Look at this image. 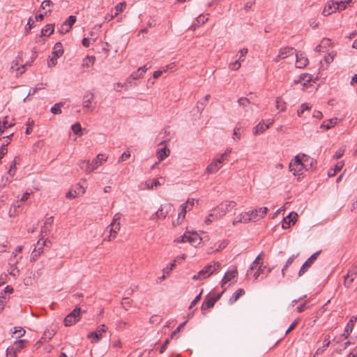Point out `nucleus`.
<instances>
[{"mask_svg":"<svg viewBox=\"0 0 357 357\" xmlns=\"http://www.w3.org/2000/svg\"><path fill=\"white\" fill-rule=\"evenodd\" d=\"M289 170L293 172L295 176L302 175L304 170L308 171V165L303 162L301 154L294 157V158L289 163Z\"/></svg>","mask_w":357,"mask_h":357,"instance_id":"f257e3e1","label":"nucleus"},{"mask_svg":"<svg viewBox=\"0 0 357 357\" xmlns=\"http://www.w3.org/2000/svg\"><path fill=\"white\" fill-rule=\"evenodd\" d=\"M227 211L228 208L225 207L223 204L218 206L216 208L213 209L212 212L206 217L205 223L209 225L214 220H218L223 217Z\"/></svg>","mask_w":357,"mask_h":357,"instance_id":"f03ea898","label":"nucleus"},{"mask_svg":"<svg viewBox=\"0 0 357 357\" xmlns=\"http://www.w3.org/2000/svg\"><path fill=\"white\" fill-rule=\"evenodd\" d=\"M237 275L238 271L236 267L230 266L222 280L221 287L224 289V290L227 289V284L229 282H231V280L235 279Z\"/></svg>","mask_w":357,"mask_h":357,"instance_id":"7ed1b4c3","label":"nucleus"},{"mask_svg":"<svg viewBox=\"0 0 357 357\" xmlns=\"http://www.w3.org/2000/svg\"><path fill=\"white\" fill-rule=\"evenodd\" d=\"M105 161H106V158L102 154H98L92 160L91 162L87 160V162H84L83 164L86 165L88 167H89V169H87L89 170V172H91L101 165Z\"/></svg>","mask_w":357,"mask_h":357,"instance_id":"20e7f679","label":"nucleus"},{"mask_svg":"<svg viewBox=\"0 0 357 357\" xmlns=\"http://www.w3.org/2000/svg\"><path fill=\"white\" fill-rule=\"evenodd\" d=\"M107 328L102 324L98 327L95 332H91L88 335V337L91 340V342H98L102 337V334L106 332Z\"/></svg>","mask_w":357,"mask_h":357,"instance_id":"39448f33","label":"nucleus"},{"mask_svg":"<svg viewBox=\"0 0 357 357\" xmlns=\"http://www.w3.org/2000/svg\"><path fill=\"white\" fill-rule=\"evenodd\" d=\"M357 276V265H355L350 269L347 274L344 277V285L349 288Z\"/></svg>","mask_w":357,"mask_h":357,"instance_id":"423d86ee","label":"nucleus"},{"mask_svg":"<svg viewBox=\"0 0 357 357\" xmlns=\"http://www.w3.org/2000/svg\"><path fill=\"white\" fill-rule=\"evenodd\" d=\"M320 253L321 250L314 252L304 262V264L302 265L299 270V276H301L307 271V268L311 266V265L317 259Z\"/></svg>","mask_w":357,"mask_h":357,"instance_id":"0eeeda50","label":"nucleus"},{"mask_svg":"<svg viewBox=\"0 0 357 357\" xmlns=\"http://www.w3.org/2000/svg\"><path fill=\"white\" fill-rule=\"evenodd\" d=\"M81 309L79 307H76L70 313H68V326L76 324L80 318Z\"/></svg>","mask_w":357,"mask_h":357,"instance_id":"6e6552de","label":"nucleus"},{"mask_svg":"<svg viewBox=\"0 0 357 357\" xmlns=\"http://www.w3.org/2000/svg\"><path fill=\"white\" fill-rule=\"evenodd\" d=\"M298 215L296 213L291 212L287 217L284 218L282 227L283 229H288L291 225H294L296 222Z\"/></svg>","mask_w":357,"mask_h":357,"instance_id":"1a4fd4ad","label":"nucleus"},{"mask_svg":"<svg viewBox=\"0 0 357 357\" xmlns=\"http://www.w3.org/2000/svg\"><path fill=\"white\" fill-rule=\"evenodd\" d=\"M26 342L27 341L26 340H20L18 341H15V345L13 347H8L6 349L7 357H9V352H13V355H15L17 352L20 351L25 347V344Z\"/></svg>","mask_w":357,"mask_h":357,"instance_id":"9d476101","label":"nucleus"},{"mask_svg":"<svg viewBox=\"0 0 357 357\" xmlns=\"http://www.w3.org/2000/svg\"><path fill=\"white\" fill-rule=\"evenodd\" d=\"M273 120L268 119L266 123L264 122H259L254 129V135H257L264 132L266 130L268 129L273 124Z\"/></svg>","mask_w":357,"mask_h":357,"instance_id":"9b49d317","label":"nucleus"},{"mask_svg":"<svg viewBox=\"0 0 357 357\" xmlns=\"http://www.w3.org/2000/svg\"><path fill=\"white\" fill-rule=\"evenodd\" d=\"M308 63V59L304 53H297L296 54V67L303 68Z\"/></svg>","mask_w":357,"mask_h":357,"instance_id":"f8f14e48","label":"nucleus"},{"mask_svg":"<svg viewBox=\"0 0 357 357\" xmlns=\"http://www.w3.org/2000/svg\"><path fill=\"white\" fill-rule=\"evenodd\" d=\"M210 98V95H206L203 99L198 101L197 106L193 109L192 112L194 114L197 113L201 114L202 111L204 110L205 106L206 105L207 102Z\"/></svg>","mask_w":357,"mask_h":357,"instance_id":"ddd939ff","label":"nucleus"},{"mask_svg":"<svg viewBox=\"0 0 357 357\" xmlns=\"http://www.w3.org/2000/svg\"><path fill=\"white\" fill-rule=\"evenodd\" d=\"M93 100V94L91 93H87L83 98V108L87 111H92L93 107H91V104Z\"/></svg>","mask_w":357,"mask_h":357,"instance_id":"4468645a","label":"nucleus"},{"mask_svg":"<svg viewBox=\"0 0 357 357\" xmlns=\"http://www.w3.org/2000/svg\"><path fill=\"white\" fill-rule=\"evenodd\" d=\"M53 220L54 218L52 216L49 217L45 220L44 225L41 228V235L43 238H44V236L50 231Z\"/></svg>","mask_w":357,"mask_h":357,"instance_id":"2eb2a0df","label":"nucleus"},{"mask_svg":"<svg viewBox=\"0 0 357 357\" xmlns=\"http://www.w3.org/2000/svg\"><path fill=\"white\" fill-rule=\"evenodd\" d=\"M13 133L3 137V142L1 146L0 147V162H1V158L7 153L6 146L10 143V137L13 136Z\"/></svg>","mask_w":357,"mask_h":357,"instance_id":"dca6fc26","label":"nucleus"},{"mask_svg":"<svg viewBox=\"0 0 357 357\" xmlns=\"http://www.w3.org/2000/svg\"><path fill=\"white\" fill-rule=\"evenodd\" d=\"M266 207H260L258 209H255L252 211H250L252 216H255V220L253 221H256L261 218H263L267 213Z\"/></svg>","mask_w":357,"mask_h":357,"instance_id":"f3484780","label":"nucleus"},{"mask_svg":"<svg viewBox=\"0 0 357 357\" xmlns=\"http://www.w3.org/2000/svg\"><path fill=\"white\" fill-rule=\"evenodd\" d=\"M222 165H220V162L219 160H213L206 167V171L208 174H214L217 172L220 168Z\"/></svg>","mask_w":357,"mask_h":357,"instance_id":"a211bd4d","label":"nucleus"},{"mask_svg":"<svg viewBox=\"0 0 357 357\" xmlns=\"http://www.w3.org/2000/svg\"><path fill=\"white\" fill-rule=\"evenodd\" d=\"M218 301V298H214V297H208L207 296L204 301L202 305V310L204 312L207 309H209L215 305V303Z\"/></svg>","mask_w":357,"mask_h":357,"instance_id":"6ab92c4d","label":"nucleus"},{"mask_svg":"<svg viewBox=\"0 0 357 357\" xmlns=\"http://www.w3.org/2000/svg\"><path fill=\"white\" fill-rule=\"evenodd\" d=\"M356 320H357V315L356 316L354 315L351 317L350 320L347 323V326H345V329H344V333H346V335L344 334L345 335V338H347L348 336L349 335V334L351 333L353 328H354V323L356 321Z\"/></svg>","mask_w":357,"mask_h":357,"instance_id":"aec40b11","label":"nucleus"},{"mask_svg":"<svg viewBox=\"0 0 357 357\" xmlns=\"http://www.w3.org/2000/svg\"><path fill=\"white\" fill-rule=\"evenodd\" d=\"M120 222H111V224L108 226L107 229H109V232L110 234L109 238L112 236L114 237L118 231L120 230ZM109 241L110 238L108 239Z\"/></svg>","mask_w":357,"mask_h":357,"instance_id":"412c9836","label":"nucleus"},{"mask_svg":"<svg viewBox=\"0 0 357 357\" xmlns=\"http://www.w3.org/2000/svg\"><path fill=\"white\" fill-rule=\"evenodd\" d=\"M336 10V5L335 1H329L327 5L325 6L323 10V15L324 16H328L334 13Z\"/></svg>","mask_w":357,"mask_h":357,"instance_id":"4be33fe9","label":"nucleus"},{"mask_svg":"<svg viewBox=\"0 0 357 357\" xmlns=\"http://www.w3.org/2000/svg\"><path fill=\"white\" fill-rule=\"evenodd\" d=\"M84 187L78 184L73 192L71 190H68V199L75 198L77 196L84 194Z\"/></svg>","mask_w":357,"mask_h":357,"instance_id":"5701e85b","label":"nucleus"},{"mask_svg":"<svg viewBox=\"0 0 357 357\" xmlns=\"http://www.w3.org/2000/svg\"><path fill=\"white\" fill-rule=\"evenodd\" d=\"M170 151L166 146L159 149L157 151L156 155L159 162L163 160L169 155Z\"/></svg>","mask_w":357,"mask_h":357,"instance_id":"b1692460","label":"nucleus"},{"mask_svg":"<svg viewBox=\"0 0 357 357\" xmlns=\"http://www.w3.org/2000/svg\"><path fill=\"white\" fill-rule=\"evenodd\" d=\"M151 67V66H148L147 64L144 65V66H142L137 69V70L135 73H133L130 78H132L133 79H137L142 76V75Z\"/></svg>","mask_w":357,"mask_h":357,"instance_id":"393cba45","label":"nucleus"},{"mask_svg":"<svg viewBox=\"0 0 357 357\" xmlns=\"http://www.w3.org/2000/svg\"><path fill=\"white\" fill-rule=\"evenodd\" d=\"M71 130L77 137H81L84 135V130L79 123L77 122L71 126Z\"/></svg>","mask_w":357,"mask_h":357,"instance_id":"a878e982","label":"nucleus"},{"mask_svg":"<svg viewBox=\"0 0 357 357\" xmlns=\"http://www.w3.org/2000/svg\"><path fill=\"white\" fill-rule=\"evenodd\" d=\"M243 129L238 124L235 126L233 131L232 139L235 142H238L241 139Z\"/></svg>","mask_w":357,"mask_h":357,"instance_id":"bb28decb","label":"nucleus"},{"mask_svg":"<svg viewBox=\"0 0 357 357\" xmlns=\"http://www.w3.org/2000/svg\"><path fill=\"white\" fill-rule=\"evenodd\" d=\"M187 241L196 246L201 243L202 238L197 233H192L191 235L188 234Z\"/></svg>","mask_w":357,"mask_h":357,"instance_id":"cd10ccee","label":"nucleus"},{"mask_svg":"<svg viewBox=\"0 0 357 357\" xmlns=\"http://www.w3.org/2000/svg\"><path fill=\"white\" fill-rule=\"evenodd\" d=\"M187 204H183L181 205L180 212L178 213V215L176 225L181 224L183 220L184 219L185 213L187 212Z\"/></svg>","mask_w":357,"mask_h":357,"instance_id":"c85d7f7f","label":"nucleus"},{"mask_svg":"<svg viewBox=\"0 0 357 357\" xmlns=\"http://www.w3.org/2000/svg\"><path fill=\"white\" fill-rule=\"evenodd\" d=\"M337 123V119L333 118L328 119L326 121H324L323 123L321 125V128H325L326 130H329L331 128H333L334 126H335Z\"/></svg>","mask_w":357,"mask_h":357,"instance_id":"c756f323","label":"nucleus"},{"mask_svg":"<svg viewBox=\"0 0 357 357\" xmlns=\"http://www.w3.org/2000/svg\"><path fill=\"white\" fill-rule=\"evenodd\" d=\"M64 52L62 44L59 42L56 43L52 50V54H55L57 56H61Z\"/></svg>","mask_w":357,"mask_h":357,"instance_id":"7c9ffc66","label":"nucleus"},{"mask_svg":"<svg viewBox=\"0 0 357 357\" xmlns=\"http://www.w3.org/2000/svg\"><path fill=\"white\" fill-rule=\"evenodd\" d=\"M171 208L172 206L170 204L161 206L160 208L157 211V212H159L160 218H166L169 211L171 210Z\"/></svg>","mask_w":357,"mask_h":357,"instance_id":"2f4dec72","label":"nucleus"},{"mask_svg":"<svg viewBox=\"0 0 357 357\" xmlns=\"http://www.w3.org/2000/svg\"><path fill=\"white\" fill-rule=\"evenodd\" d=\"M294 52V49L291 47H285L280 50V56H282V59H285L289 55L293 54Z\"/></svg>","mask_w":357,"mask_h":357,"instance_id":"473e14b6","label":"nucleus"},{"mask_svg":"<svg viewBox=\"0 0 357 357\" xmlns=\"http://www.w3.org/2000/svg\"><path fill=\"white\" fill-rule=\"evenodd\" d=\"M344 166L343 161L337 162V164L335 166L333 169H331L328 171V175L329 177L334 176L338 172H340Z\"/></svg>","mask_w":357,"mask_h":357,"instance_id":"72a5a7b5","label":"nucleus"},{"mask_svg":"<svg viewBox=\"0 0 357 357\" xmlns=\"http://www.w3.org/2000/svg\"><path fill=\"white\" fill-rule=\"evenodd\" d=\"M266 268L265 266H263V264H261L259 266L258 268H257V271L254 273V278L255 280H257L260 277L261 279L266 277V275H264V270Z\"/></svg>","mask_w":357,"mask_h":357,"instance_id":"f704fd0d","label":"nucleus"},{"mask_svg":"<svg viewBox=\"0 0 357 357\" xmlns=\"http://www.w3.org/2000/svg\"><path fill=\"white\" fill-rule=\"evenodd\" d=\"M54 32V26L52 24H47L44 29L41 30L40 37L48 36Z\"/></svg>","mask_w":357,"mask_h":357,"instance_id":"c9c22d12","label":"nucleus"},{"mask_svg":"<svg viewBox=\"0 0 357 357\" xmlns=\"http://www.w3.org/2000/svg\"><path fill=\"white\" fill-rule=\"evenodd\" d=\"M301 158H302L303 162L308 165L309 170L312 169L314 167V159L311 158L310 156H308L304 153L301 154Z\"/></svg>","mask_w":357,"mask_h":357,"instance_id":"e433bc0d","label":"nucleus"},{"mask_svg":"<svg viewBox=\"0 0 357 357\" xmlns=\"http://www.w3.org/2000/svg\"><path fill=\"white\" fill-rule=\"evenodd\" d=\"M65 105L64 102H60L59 103L55 104L53 107H51L50 111L54 114H61V107H63Z\"/></svg>","mask_w":357,"mask_h":357,"instance_id":"4c0bfd02","label":"nucleus"},{"mask_svg":"<svg viewBox=\"0 0 357 357\" xmlns=\"http://www.w3.org/2000/svg\"><path fill=\"white\" fill-rule=\"evenodd\" d=\"M14 126V123H8V116H6L3 120L2 123L0 122V135L4 132L8 128H10Z\"/></svg>","mask_w":357,"mask_h":357,"instance_id":"58836bf2","label":"nucleus"},{"mask_svg":"<svg viewBox=\"0 0 357 357\" xmlns=\"http://www.w3.org/2000/svg\"><path fill=\"white\" fill-rule=\"evenodd\" d=\"M245 294V291L243 289H237L234 294L232 295V296L230 298L229 301L231 303L236 301L240 296Z\"/></svg>","mask_w":357,"mask_h":357,"instance_id":"ea45409f","label":"nucleus"},{"mask_svg":"<svg viewBox=\"0 0 357 357\" xmlns=\"http://www.w3.org/2000/svg\"><path fill=\"white\" fill-rule=\"evenodd\" d=\"M261 255V254H259V255L255 258V259L253 261V262L250 264V266L249 269L248 270V273L250 271H252V270H254V269H255V268H258L259 265L262 264V263H260V261H259V259H260Z\"/></svg>","mask_w":357,"mask_h":357,"instance_id":"a19ab883","label":"nucleus"},{"mask_svg":"<svg viewBox=\"0 0 357 357\" xmlns=\"http://www.w3.org/2000/svg\"><path fill=\"white\" fill-rule=\"evenodd\" d=\"M240 215L242 218L243 223H248L250 221L255 220V216L251 215L250 211L245 212L244 213H241Z\"/></svg>","mask_w":357,"mask_h":357,"instance_id":"79ce46f5","label":"nucleus"},{"mask_svg":"<svg viewBox=\"0 0 357 357\" xmlns=\"http://www.w3.org/2000/svg\"><path fill=\"white\" fill-rule=\"evenodd\" d=\"M208 278V276L206 273V271L202 269L197 274L194 275L192 279L194 280H203Z\"/></svg>","mask_w":357,"mask_h":357,"instance_id":"37998d69","label":"nucleus"},{"mask_svg":"<svg viewBox=\"0 0 357 357\" xmlns=\"http://www.w3.org/2000/svg\"><path fill=\"white\" fill-rule=\"evenodd\" d=\"M95 62V57L93 56H88L83 60V66L90 67L93 65Z\"/></svg>","mask_w":357,"mask_h":357,"instance_id":"c03bdc74","label":"nucleus"},{"mask_svg":"<svg viewBox=\"0 0 357 357\" xmlns=\"http://www.w3.org/2000/svg\"><path fill=\"white\" fill-rule=\"evenodd\" d=\"M160 183L157 179H153L151 181H146L145 185L147 189H152L153 187H157L160 185Z\"/></svg>","mask_w":357,"mask_h":357,"instance_id":"a18cd8bd","label":"nucleus"},{"mask_svg":"<svg viewBox=\"0 0 357 357\" xmlns=\"http://www.w3.org/2000/svg\"><path fill=\"white\" fill-rule=\"evenodd\" d=\"M302 80L304 81L303 85L305 86L306 82H310V81L312 80V75L305 73L301 74L299 77V80L298 81V82Z\"/></svg>","mask_w":357,"mask_h":357,"instance_id":"49530a36","label":"nucleus"},{"mask_svg":"<svg viewBox=\"0 0 357 357\" xmlns=\"http://www.w3.org/2000/svg\"><path fill=\"white\" fill-rule=\"evenodd\" d=\"M311 109V106H310L307 103H303L301 105V107L297 111V114L298 116H301L305 111L310 110Z\"/></svg>","mask_w":357,"mask_h":357,"instance_id":"de8ad7c7","label":"nucleus"},{"mask_svg":"<svg viewBox=\"0 0 357 357\" xmlns=\"http://www.w3.org/2000/svg\"><path fill=\"white\" fill-rule=\"evenodd\" d=\"M286 103L282 100L280 98H278L276 100V108L280 111H284L286 109Z\"/></svg>","mask_w":357,"mask_h":357,"instance_id":"09e8293b","label":"nucleus"},{"mask_svg":"<svg viewBox=\"0 0 357 357\" xmlns=\"http://www.w3.org/2000/svg\"><path fill=\"white\" fill-rule=\"evenodd\" d=\"M52 57L47 61V66L49 68H52L53 66H55L57 63V59L60 56H57L55 54H52Z\"/></svg>","mask_w":357,"mask_h":357,"instance_id":"8fccbe9b","label":"nucleus"},{"mask_svg":"<svg viewBox=\"0 0 357 357\" xmlns=\"http://www.w3.org/2000/svg\"><path fill=\"white\" fill-rule=\"evenodd\" d=\"M238 103L240 106H242L243 107H247L248 105H250V102L248 98L245 97H241L238 100Z\"/></svg>","mask_w":357,"mask_h":357,"instance_id":"3c124183","label":"nucleus"},{"mask_svg":"<svg viewBox=\"0 0 357 357\" xmlns=\"http://www.w3.org/2000/svg\"><path fill=\"white\" fill-rule=\"evenodd\" d=\"M53 335V333L50 331H45L44 333H43V337H41V340H40V342H47L49 340H50L52 338Z\"/></svg>","mask_w":357,"mask_h":357,"instance_id":"603ef678","label":"nucleus"},{"mask_svg":"<svg viewBox=\"0 0 357 357\" xmlns=\"http://www.w3.org/2000/svg\"><path fill=\"white\" fill-rule=\"evenodd\" d=\"M43 237L41 238V239H40L38 242H37V244H36V249L38 250V251H42V252H43V250H44V246H47V241H43L42 243L40 242L41 240H43Z\"/></svg>","mask_w":357,"mask_h":357,"instance_id":"864d4df0","label":"nucleus"},{"mask_svg":"<svg viewBox=\"0 0 357 357\" xmlns=\"http://www.w3.org/2000/svg\"><path fill=\"white\" fill-rule=\"evenodd\" d=\"M208 21V17L204 15H200L196 19L197 25L204 24Z\"/></svg>","mask_w":357,"mask_h":357,"instance_id":"5fc2aeb1","label":"nucleus"},{"mask_svg":"<svg viewBox=\"0 0 357 357\" xmlns=\"http://www.w3.org/2000/svg\"><path fill=\"white\" fill-rule=\"evenodd\" d=\"M126 2H121L119 3H118L116 6H115V10H116V13H115V15H118V13L119 12H122L123 8L126 7Z\"/></svg>","mask_w":357,"mask_h":357,"instance_id":"6e6d98bb","label":"nucleus"},{"mask_svg":"<svg viewBox=\"0 0 357 357\" xmlns=\"http://www.w3.org/2000/svg\"><path fill=\"white\" fill-rule=\"evenodd\" d=\"M9 274L15 277L19 274V270L17 269V266L15 265L10 266L9 270Z\"/></svg>","mask_w":357,"mask_h":357,"instance_id":"4d7b16f0","label":"nucleus"},{"mask_svg":"<svg viewBox=\"0 0 357 357\" xmlns=\"http://www.w3.org/2000/svg\"><path fill=\"white\" fill-rule=\"evenodd\" d=\"M241 67V61L236 60L229 64V68L232 70H237Z\"/></svg>","mask_w":357,"mask_h":357,"instance_id":"13d9d810","label":"nucleus"},{"mask_svg":"<svg viewBox=\"0 0 357 357\" xmlns=\"http://www.w3.org/2000/svg\"><path fill=\"white\" fill-rule=\"evenodd\" d=\"M42 251H38L36 248H34L31 253V260L36 261L37 258L40 255Z\"/></svg>","mask_w":357,"mask_h":357,"instance_id":"bf43d9fd","label":"nucleus"},{"mask_svg":"<svg viewBox=\"0 0 357 357\" xmlns=\"http://www.w3.org/2000/svg\"><path fill=\"white\" fill-rule=\"evenodd\" d=\"M204 271H206V275L209 277L213 272L214 268H212V264L206 265L204 268Z\"/></svg>","mask_w":357,"mask_h":357,"instance_id":"052dcab7","label":"nucleus"},{"mask_svg":"<svg viewBox=\"0 0 357 357\" xmlns=\"http://www.w3.org/2000/svg\"><path fill=\"white\" fill-rule=\"evenodd\" d=\"M202 290L201 291V292L194 298V300L191 302L190 305V307L189 308L191 309L195 305H197V303L199 301L200 298H201V295H202Z\"/></svg>","mask_w":357,"mask_h":357,"instance_id":"680f3d73","label":"nucleus"},{"mask_svg":"<svg viewBox=\"0 0 357 357\" xmlns=\"http://www.w3.org/2000/svg\"><path fill=\"white\" fill-rule=\"evenodd\" d=\"M248 50L247 48L241 49L239 51L240 55H239V58L238 60H239L240 61H244V58H245V55L248 54Z\"/></svg>","mask_w":357,"mask_h":357,"instance_id":"e2e57ef3","label":"nucleus"},{"mask_svg":"<svg viewBox=\"0 0 357 357\" xmlns=\"http://www.w3.org/2000/svg\"><path fill=\"white\" fill-rule=\"evenodd\" d=\"M186 324V321H184L183 323H181L177 328L172 333L171 335V338H174V337H176V334L178 333H179L180 330L185 326V324Z\"/></svg>","mask_w":357,"mask_h":357,"instance_id":"0e129e2a","label":"nucleus"},{"mask_svg":"<svg viewBox=\"0 0 357 357\" xmlns=\"http://www.w3.org/2000/svg\"><path fill=\"white\" fill-rule=\"evenodd\" d=\"M76 22V17L75 15L68 16V30Z\"/></svg>","mask_w":357,"mask_h":357,"instance_id":"69168bd1","label":"nucleus"},{"mask_svg":"<svg viewBox=\"0 0 357 357\" xmlns=\"http://www.w3.org/2000/svg\"><path fill=\"white\" fill-rule=\"evenodd\" d=\"M176 266V261H174L172 263H171L169 264V266H167L165 269H164V271L167 273V274H169L172 270L173 268Z\"/></svg>","mask_w":357,"mask_h":357,"instance_id":"338daca9","label":"nucleus"},{"mask_svg":"<svg viewBox=\"0 0 357 357\" xmlns=\"http://www.w3.org/2000/svg\"><path fill=\"white\" fill-rule=\"evenodd\" d=\"M321 44L323 45V47L326 50L331 45V40L329 38H324Z\"/></svg>","mask_w":357,"mask_h":357,"instance_id":"774afa93","label":"nucleus"}]
</instances>
